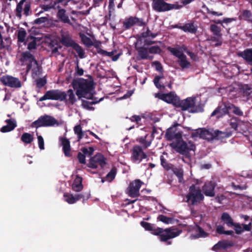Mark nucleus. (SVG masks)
I'll use <instances>...</instances> for the list:
<instances>
[{"label": "nucleus", "mask_w": 252, "mask_h": 252, "mask_svg": "<svg viewBox=\"0 0 252 252\" xmlns=\"http://www.w3.org/2000/svg\"><path fill=\"white\" fill-rule=\"evenodd\" d=\"M73 86L76 90V94L79 98H85L92 100L94 98V89L93 82L82 78L79 79L73 82Z\"/></svg>", "instance_id": "f257e3e1"}, {"label": "nucleus", "mask_w": 252, "mask_h": 252, "mask_svg": "<svg viewBox=\"0 0 252 252\" xmlns=\"http://www.w3.org/2000/svg\"><path fill=\"white\" fill-rule=\"evenodd\" d=\"M141 225L145 230L151 231L152 234L159 236L161 241H166L168 239L175 238L181 233V231L176 228L165 229L159 227L154 228L150 223L145 221H142Z\"/></svg>", "instance_id": "f03ea898"}, {"label": "nucleus", "mask_w": 252, "mask_h": 252, "mask_svg": "<svg viewBox=\"0 0 252 252\" xmlns=\"http://www.w3.org/2000/svg\"><path fill=\"white\" fill-rule=\"evenodd\" d=\"M201 182L197 180L196 183L192 185L189 188V192L184 197V201L189 205H196L199 203L204 199L201 193L199 185Z\"/></svg>", "instance_id": "7ed1b4c3"}, {"label": "nucleus", "mask_w": 252, "mask_h": 252, "mask_svg": "<svg viewBox=\"0 0 252 252\" xmlns=\"http://www.w3.org/2000/svg\"><path fill=\"white\" fill-rule=\"evenodd\" d=\"M195 97H188L185 99L179 100L177 107H181L183 110H189L191 113H197L203 111V107L200 104H197Z\"/></svg>", "instance_id": "20e7f679"}, {"label": "nucleus", "mask_w": 252, "mask_h": 252, "mask_svg": "<svg viewBox=\"0 0 252 252\" xmlns=\"http://www.w3.org/2000/svg\"><path fill=\"white\" fill-rule=\"evenodd\" d=\"M170 145L177 152L182 154L191 150H194L195 148V145L191 142L189 141L187 143L181 139L173 141Z\"/></svg>", "instance_id": "39448f33"}, {"label": "nucleus", "mask_w": 252, "mask_h": 252, "mask_svg": "<svg viewBox=\"0 0 252 252\" xmlns=\"http://www.w3.org/2000/svg\"><path fill=\"white\" fill-rule=\"evenodd\" d=\"M216 135L215 130L213 129L200 128L194 131L192 133L191 136L195 140H197L198 138H202L210 141L215 139Z\"/></svg>", "instance_id": "423d86ee"}, {"label": "nucleus", "mask_w": 252, "mask_h": 252, "mask_svg": "<svg viewBox=\"0 0 252 252\" xmlns=\"http://www.w3.org/2000/svg\"><path fill=\"white\" fill-rule=\"evenodd\" d=\"M59 125V123L57 120L48 115L40 117L37 120L34 121L32 124V126L35 127L58 126Z\"/></svg>", "instance_id": "0eeeda50"}, {"label": "nucleus", "mask_w": 252, "mask_h": 252, "mask_svg": "<svg viewBox=\"0 0 252 252\" xmlns=\"http://www.w3.org/2000/svg\"><path fill=\"white\" fill-rule=\"evenodd\" d=\"M182 6V5L167 3L164 0H153L152 2L153 9L158 12L168 11L172 9H179Z\"/></svg>", "instance_id": "6e6552de"}, {"label": "nucleus", "mask_w": 252, "mask_h": 252, "mask_svg": "<svg viewBox=\"0 0 252 252\" xmlns=\"http://www.w3.org/2000/svg\"><path fill=\"white\" fill-rule=\"evenodd\" d=\"M66 98L65 92L59 90H52L47 91L43 96L39 98V101H43L47 99L59 100L63 101Z\"/></svg>", "instance_id": "1a4fd4ad"}, {"label": "nucleus", "mask_w": 252, "mask_h": 252, "mask_svg": "<svg viewBox=\"0 0 252 252\" xmlns=\"http://www.w3.org/2000/svg\"><path fill=\"white\" fill-rule=\"evenodd\" d=\"M180 127L179 124H177L169 128L165 134L167 139L174 140V141H176L182 139V132L180 129Z\"/></svg>", "instance_id": "9d476101"}, {"label": "nucleus", "mask_w": 252, "mask_h": 252, "mask_svg": "<svg viewBox=\"0 0 252 252\" xmlns=\"http://www.w3.org/2000/svg\"><path fill=\"white\" fill-rule=\"evenodd\" d=\"M147 158L146 154L139 146H135L132 149L131 161L135 163H139L143 159Z\"/></svg>", "instance_id": "9b49d317"}, {"label": "nucleus", "mask_w": 252, "mask_h": 252, "mask_svg": "<svg viewBox=\"0 0 252 252\" xmlns=\"http://www.w3.org/2000/svg\"><path fill=\"white\" fill-rule=\"evenodd\" d=\"M0 80L3 84L11 88H20L22 86L21 82L18 78L11 76H4L1 77Z\"/></svg>", "instance_id": "f8f14e48"}, {"label": "nucleus", "mask_w": 252, "mask_h": 252, "mask_svg": "<svg viewBox=\"0 0 252 252\" xmlns=\"http://www.w3.org/2000/svg\"><path fill=\"white\" fill-rule=\"evenodd\" d=\"M106 164V158L103 155L98 154L90 158L88 166L92 168H96L99 166L103 167Z\"/></svg>", "instance_id": "ddd939ff"}, {"label": "nucleus", "mask_w": 252, "mask_h": 252, "mask_svg": "<svg viewBox=\"0 0 252 252\" xmlns=\"http://www.w3.org/2000/svg\"><path fill=\"white\" fill-rule=\"evenodd\" d=\"M156 97L168 103H172L176 106H177L179 98L173 93H170L164 94L162 93L157 94H155Z\"/></svg>", "instance_id": "4468645a"}, {"label": "nucleus", "mask_w": 252, "mask_h": 252, "mask_svg": "<svg viewBox=\"0 0 252 252\" xmlns=\"http://www.w3.org/2000/svg\"><path fill=\"white\" fill-rule=\"evenodd\" d=\"M31 8L29 1L26 0H21L17 5L16 12V15L21 18L22 13L26 15H28Z\"/></svg>", "instance_id": "2eb2a0df"}, {"label": "nucleus", "mask_w": 252, "mask_h": 252, "mask_svg": "<svg viewBox=\"0 0 252 252\" xmlns=\"http://www.w3.org/2000/svg\"><path fill=\"white\" fill-rule=\"evenodd\" d=\"M142 182L138 179L131 182L127 189V194L131 197H135L139 195V189Z\"/></svg>", "instance_id": "dca6fc26"}, {"label": "nucleus", "mask_w": 252, "mask_h": 252, "mask_svg": "<svg viewBox=\"0 0 252 252\" xmlns=\"http://www.w3.org/2000/svg\"><path fill=\"white\" fill-rule=\"evenodd\" d=\"M231 104H224L220 106L218 109L215 110L211 114V116L217 115V118L220 117L222 115L225 114L230 111Z\"/></svg>", "instance_id": "f3484780"}, {"label": "nucleus", "mask_w": 252, "mask_h": 252, "mask_svg": "<svg viewBox=\"0 0 252 252\" xmlns=\"http://www.w3.org/2000/svg\"><path fill=\"white\" fill-rule=\"evenodd\" d=\"M83 196L80 194L73 195L72 193L69 192H65L63 194V198L64 201L70 204L76 203Z\"/></svg>", "instance_id": "a211bd4d"}, {"label": "nucleus", "mask_w": 252, "mask_h": 252, "mask_svg": "<svg viewBox=\"0 0 252 252\" xmlns=\"http://www.w3.org/2000/svg\"><path fill=\"white\" fill-rule=\"evenodd\" d=\"M167 49L170 51L173 55L177 57L178 59L182 56H184L183 52H185L187 50V48L185 45L181 46H178L175 48L168 47Z\"/></svg>", "instance_id": "6ab92c4d"}, {"label": "nucleus", "mask_w": 252, "mask_h": 252, "mask_svg": "<svg viewBox=\"0 0 252 252\" xmlns=\"http://www.w3.org/2000/svg\"><path fill=\"white\" fill-rule=\"evenodd\" d=\"M215 184L213 182H209L206 183L203 188V190L206 196H214Z\"/></svg>", "instance_id": "aec40b11"}, {"label": "nucleus", "mask_w": 252, "mask_h": 252, "mask_svg": "<svg viewBox=\"0 0 252 252\" xmlns=\"http://www.w3.org/2000/svg\"><path fill=\"white\" fill-rule=\"evenodd\" d=\"M208 235V233L205 232L200 227L196 226L192 230L190 237L193 238H198L201 237H205Z\"/></svg>", "instance_id": "412c9836"}, {"label": "nucleus", "mask_w": 252, "mask_h": 252, "mask_svg": "<svg viewBox=\"0 0 252 252\" xmlns=\"http://www.w3.org/2000/svg\"><path fill=\"white\" fill-rule=\"evenodd\" d=\"M30 70H31L33 77L39 74L40 68L35 60L32 61L31 64L28 65L27 71H29Z\"/></svg>", "instance_id": "4be33fe9"}, {"label": "nucleus", "mask_w": 252, "mask_h": 252, "mask_svg": "<svg viewBox=\"0 0 252 252\" xmlns=\"http://www.w3.org/2000/svg\"><path fill=\"white\" fill-rule=\"evenodd\" d=\"M7 125L2 126L0 128V131L2 132H7L13 130L16 126V122L14 119H9L6 120Z\"/></svg>", "instance_id": "5701e85b"}, {"label": "nucleus", "mask_w": 252, "mask_h": 252, "mask_svg": "<svg viewBox=\"0 0 252 252\" xmlns=\"http://www.w3.org/2000/svg\"><path fill=\"white\" fill-rule=\"evenodd\" d=\"M21 61L24 64L28 65L31 64L32 61H35V59L29 52L26 51L22 53Z\"/></svg>", "instance_id": "b1692460"}, {"label": "nucleus", "mask_w": 252, "mask_h": 252, "mask_svg": "<svg viewBox=\"0 0 252 252\" xmlns=\"http://www.w3.org/2000/svg\"><path fill=\"white\" fill-rule=\"evenodd\" d=\"M239 56L242 57L247 62L252 63V49H247L243 52H240L238 53Z\"/></svg>", "instance_id": "393cba45"}, {"label": "nucleus", "mask_w": 252, "mask_h": 252, "mask_svg": "<svg viewBox=\"0 0 252 252\" xmlns=\"http://www.w3.org/2000/svg\"><path fill=\"white\" fill-rule=\"evenodd\" d=\"M82 180L80 177L77 176L75 178L72 186V189L75 191H80L83 189Z\"/></svg>", "instance_id": "a878e982"}, {"label": "nucleus", "mask_w": 252, "mask_h": 252, "mask_svg": "<svg viewBox=\"0 0 252 252\" xmlns=\"http://www.w3.org/2000/svg\"><path fill=\"white\" fill-rule=\"evenodd\" d=\"M62 145L63 146V150L64 153V155L67 156H70V143L69 141L66 138H62L60 139Z\"/></svg>", "instance_id": "bb28decb"}, {"label": "nucleus", "mask_w": 252, "mask_h": 252, "mask_svg": "<svg viewBox=\"0 0 252 252\" xmlns=\"http://www.w3.org/2000/svg\"><path fill=\"white\" fill-rule=\"evenodd\" d=\"M62 42L66 46L71 47H73V44L75 43L68 34L62 35Z\"/></svg>", "instance_id": "cd10ccee"}, {"label": "nucleus", "mask_w": 252, "mask_h": 252, "mask_svg": "<svg viewBox=\"0 0 252 252\" xmlns=\"http://www.w3.org/2000/svg\"><path fill=\"white\" fill-rule=\"evenodd\" d=\"M221 220L228 226L231 227L234 225L232 219L230 216L227 213H223L221 216Z\"/></svg>", "instance_id": "c85d7f7f"}, {"label": "nucleus", "mask_w": 252, "mask_h": 252, "mask_svg": "<svg viewBox=\"0 0 252 252\" xmlns=\"http://www.w3.org/2000/svg\"><path fill=\"white\" fill-rule=\"evenodd\" d=\"M65 94V98H66V100L68 102L71 104H73L76 101L75 95L72 90L70 89L68 90L67 93Z\"/></svg>", "instance_id": "c756f323"}, {"label": "nucleus", "mask_w": 252, "mask_h": 252, "mask_svg": "<svg viewBox=\"0 0 252 252\" xmlns=\"http://www.w3.org/2000/svg\"><path fill=\"white\" fill-rule=\"evenodd\" d=\"M178 63L183 68H188L190 65V63L187 61L185 55L178 59Z\"/></svg>", "instance_id": "7c9ffc66"}, {"label": "nucleus", "mask_w": 252, "mask_h": 252, "mask_svg": "<svg viewBox=\"0 0 252 252\" xmlns=\"http://www.w3.org/2000/svg\"><path fill=\"white\" fill-rule=\"evenodd\" d=\"M72 48L76 51L80 58L83 59L85 57V53L84 50L79 45L75 43L73 44Z\"/></svg>", "instance_id": "2f4dec72"}, {"label": "nucleus", "mask_w": 252, "mask_h": 252, "mask_svg": "<svg viewBox=\"0 0 252 252\" xmlns=\"http://www.w3.org/2000/svg\"><path fill=\"white\" fill-rule=\"evenodd\" d=\"M21 140L26 144H30L33 140V137L30 133H24L21 136Z\"/></svg>", "instance_id": "473e14b6"}, {"label": "nucleus", "mask_w": 252, "mask_h": 252, "mask_svg": "<svg viewBox=\"0 0 252 252\" xmlns=\"http://www.w3.org/2000/svg\"><path fill=\"white\" fill-rule=\"evenodd\" d=\"M138 51L139 55L142 59H151L150 56L148 55V51L146 49L144 48H139L137 49Z\"/></svg>", "instance_id": "72a5a7b5"}, {"label": "nucleus", "mask_w": 252, "mask_h": 252, "mask_svg": "<svg viewBox=\"0 0 252 252\" xmlns=\"http://www.w3.org/2000/svg\"><path fill=\"white\" fill-rule=\"evenodd\" d=\"M0 38V48L1 49H7L11 45V40L9 38H6L4 39Z\"/></svg>", "instance_id": "f704fd0d"}, {"label": "nucleus", "mask_w": 252, "mask_h": 252, "mask_svg": "<svg viewBox=\"0 0 252 252\" xmlns=\"http://www.w3.org/2000/svg\"><path fill=\"white\" fill-rule=\"evenodd\" d=\"M182 29L185 32H188L193 33L196 32V27L192 23H188L184 26L182 27Z\"/></svg>", "instance_id": "c9c22d12"}, {"label": "nucleus", "mask_w": 252, "mask_h": 252, "mask_svg": "<svg viewBox=\"0 0 252 252\" xmlns=\"http://www.w3.org/2000/svg\"><path fill=\"white\" fill-rule=\"evenodd\" d=\"M215 134L216 135L215 136V138L218 139H221L228 137L231 135L230 132H221L219 130H215Z\"/></svg>", "instance_id": "e433bc0d"}, {"label": "nucleus", "mask_w": 252, "mask_h": 252, "mask_svg": "<svg viewBox=\"0 0 252 252\" xmlns=\"http://www.w3.org/2000/svg\"><path fill=\"white\" fill-rule=\"evenodd\" d=\"M228 246L227 243L224 241L220 242L216 244L212 248L214 251H218L220 249H225Z\"/></svg>", "instance_id": "4c0bfd02"}, {"label": "nucleus", "mask_w": 252, "mask_h": 252, "mask_svg": "<svg viewBox=\"0 0 252 252\" xmlns=\"http://www.w3.org/2000/svg\"><path fill=\"white\" fill-rule=\"evenodd\" d=\"M228 246L227 243L224 241L220 242L216 244L212 248L214 251H218L220 249H225Z\"/></svg>", "instance_id": "58836bf2"}, {"label": "nucleus", "mask_w": 252, "mask_h": 252, "mask_svg": "<svg viewBox=\"0 0 252 252\" xmlns=\"http://www.w3.org/2000/svg\"><path fill=\"white\" fill-rule=\"evenodd\" d=\"M80 37L83 43L87 46L90 47L93 45L92 40L84 34H81Z\"/></svg>", "instance_id": "ea45409f"}, {"label": "nucleus", "mask_w": 252, "mask_h": 252, "mask_svg": "<svg viewBox=\"0 0 252 252\" xmlns=\"http://www.w3.org/2000/svg\"><path fill=\"white\" fill-rule=\"evenodd\" d=\"M58 16L59 18L63 22L67 23L69 22L68 17L65 14V10L63 9H60L58 11Z\"/></svg>", "instance_id": "a19ab883"}, {"label": "nucleus", "mask_w": 252, "mask_h": 252, "mask_svg": "<svg viewBox=\"0 0 252 252\" xmlns=\"http://www.w3.org/2000/svg\"><path fill=\"white\" fill-rule=\"evenodd\" d=\"M174 173L178 178L179 182H183V171L181 168H175L173 169Z\"/></svg>", "instance_id": "79ce46f5"}, {"label": "nucleus", "mask_w": 252, "mask_h": 252, "mask_svg": "<svg viewBox=\"0 0 252 252\" xmlns=\"http://www.w3.org/2000/svg\"><path fill=\"white\" fill-rule=\"evenodd\" d=\"M148 137V135H146L145 137H141L139 139V142H140L143 146L145 148H147L149 147L151 144V139H149L148 140H147L146 138Z\"/></svg>", "instance_id": "37998d69"}, {"label": "nucleus", "mask_w": 252, "mask_h": 252, "mask_svg": "<svg viewBox=\"0 0 252 252\" xmlns=\"http://www.w3.org/2000/svg\"><path fill=\"white\" fill-rule=\"evenodd\" d=\"M115 175L116 169L113 168L107 174L105 180L110 182L115 178Z\"/></svg>", "instance_id": "c03bdc74"}, {"label": "nucleus", "mask_w": 252, "mask_h": 252, "mask_svg": "<svg viewBox=\"0 0 252 252\" xmlns=\"http://www.w3.org/2000/svg\"><path fill=\"white\" fill-rule=\"evenodd\" d=\"M163 78V75L157 76L155 77V78L154 80V82L155 86L158 89H161V88H163L164 87V86L163 85H161L159 83V81Z\"/></svg>", "instance_id": "a18cd8bd"}, {"label": "nucleus", "mask_w": 252, "mask_h": 252, "mask_svg": "<svg viewBox=\"0 0 252 252\" xmlns=\"http://www.w3.org/2000/svg\"><path fill=\"white\" fill-rule=\"evenodd\" d=\"M211 32L216 36H220V30L219 27L215 25H212L210 27Z\"/></svg>", "instance_id": "49530a36"}, {"label": "nucleus", "mask_w": 252, "mask_h": 252, "mask_svg": "<svg viewBox=\"0 0 252 252\" xmlns=\"http://www.w3.org/2000/svg\"><path fill=\"white\" fill-rule=\"evenodd\" d=\"M137 21V19L131 18L124 23V25L126 28L128 29L133 26Z\"/></svg>", "instance_id": "de8ad7c7"}, {"label": "nucleus", "mask_w": 252, "mask_h": 252, "mask_svg": "<svg viewBox=\"0 0 252 252\" xmlns=\"http://www.w3.org/2000/svg\"><path fill=\"white\" fill-rule=\"evenodd\" d=\"M230 111H231L235 114L238 116H242L243 115V112L240 110L239 108L231 104L230 105Z\"/></svg>", "instance_id": "09e8293b"}, {"label": "nucleus", "mask_w": 252, "mask_h": 252, "mask_svg": "<svg viewBox=\"0 0 252 252\" xmlns=\"http://www.w3.org/2000/svg\"><path fill=\"white\" fill-rule=\"evenodd\" d=\"M217 231L219 233L224 234L226 235H231L233 233V231L232 230L224 231L223 227L221 225H218L217 226Z\"/></svg>", "instance_id": "8fccbe9b"}, {"label": "nucleus", "mask_w": 252, "mask_h": 252, "mask_svg": "<svg viewBox=\"0 0 252 252\" xmlns=\"http://www.w3.org/2000/svg\"><path fill=\"white\" fill-rule=\"evenodd\" d=\"M74 131L75 133L78 135V140H80L83 136L82 128L81 126L80 125L76 126L74 128Z\"/></svg>", "instance_id": "3c124183"}, {"label": "nucleus", "mask_w": 252, "mask_h": 252, "mask_svg": "<svg viewBox=\"0 0 252 252\" xmlns=\"http://www.w3.org/2000/svg\"><path fill=\"white\" fill-rule=\"evenodd\" d=\"M101 100H102V98H100L98 100H95V101L92 100V101H90L88 102L83 100L82 106L84 108H85L86 109H91V107H90L89 106V104H95V103H96L99 102Z\"/></svg>", "instance_id": "603ef678"}, {"label": "nucleus", "mask_w": 252, "mask_h": 252, "mask_svg": "<svg viewBox=\"0 0 252 252\" xmlns=\"http://www.w3.org/2000/svg\"><path fill=\"white\" fill-rule=\"evenodd\" d=\"M158 219L165 223L169 224L172 223V219L167 218L163 215H160L158 217Z\"/></svg>", "instance_id": "864d4df0"}, {"label": "nucleus", "mask_w": 252, "mask_h": 252, "mask_svg": "<svg viewBox=\"0 0 252 252\" xmlns=\"http://www.w3.org/2000/svg\"><path fill=\"white\" fill-rule=\"evenodd\" d=\"M37 136V141L39 148L41 150L44 149V141L43 138L41 135H38L37 133H36Z\"/></svg>", "instance_id": "5fc2aeb1"}, {"label": "nucleus", "mask_w": 252, "mask_h": 252, "mask_svg": "<svg viewBox=\"0 0 252 252\" xmlns=\"http://www.w3.org/2000/svg\"><path fill=\"white\" fill-rule=\"evenodd\" d=\"M242 124H243V122H238L236 120L234 119H232L231 120L230 126L232 128H233L235 130L237 129V128L238 126H240Z\"/></svg>", "instance_id": "6e6d98bb"}, {"label": "nucleus", "mask_w": 252, "mask_h": 252, "mask_svg": "<svg viewBox=\"0 0 252 252\" xmlns=\"http://www.w3.org/2000/svg\"><path fill=\"white\" fill-rule=\"evenodd\" d=\"M81 151L84 154L86 155L91 156L94 153V149L93 147H90L88 148H84L81 150Z\"/></svg>", "instance_id": "4d7b16f0"}, {"label": "nucleus", "mask_w": 252, "mask_h": 252, "mask_svg": "<svg viewBox=\"0 0 252 252\" xmlns=\"http://www.w3.org/2000/svg\"><path fill=\"white\" fill-rule=\"evenodd\" d=\"M47 83L46 79L45 77L41 78L37 80L36 85L39 88H41L44 86Z\"/></svg>", "instance_id": "13d9d810"}, {"label": "nucleus", "mask_w": 252, "mask_h": 252, "mask_svg": "<svg viewBox=\"0 0 252 252\" xmlns=\"http://www.w3.org/2000/svg\"><path fill=\"white\" fill-rule=\"evenodd\" d=\"M26 35V32L24 30H20L18 32V41L20 42H23L25 40Z\"/></svg>", "instance_id": "bf43d9fd"}, {"label": "nucleus", "mask_w": 252, "mask_h": 252, "mask_svg": "<svg viewBox=\"0 0 252 252\" xmlns=\"http://www.w3.org/2000/svg\"><path fill=\"white\" fill-rule=\"evenodd\" d=\"M160 52V48L158 46H154L149 48V52L152 54H158Z\"/></svg>", "instance_id": "052dcab7"}, {"label": "nucleus", "mask_w": 252, "mask_h": 252, "mask_svg": "<svg viewBox=\"0 0 252 252\" xmlns=\"http://www.w3.org/2000/svg\"><path fill=\"white\" fill-rule=\"evenodd\" d=\"M242 17L246 20L251 21L250 18L252 17V13L250 11L246 10L243 12Z\"/></svg>", "instance_id": "680f3d73"}, {"label": "nucleus", "mask_w": 252, "mask_h": 252, "mask_svg": "<svg viewBox=\"0 0 252 252\" xmlns=\"http://www.w3.org/2000/svg\"><path fill=\"white\" fill-rule=\"evenodd\" d=\"M32 41L29 43L28 48L30 50L34 49L36 48V41L34 38H31Z\"/></svg>", "instance_id": "e2e57ef3"}, {"label": "nucleus", "mask_w": 252, "mask_h": 252, "mask_svg": "<svg viewBox=\"0 0 252 252\" xmlns=\"http://www.w3.org/2000/svg\"><path fill=\"white\" fill-rule=\"evenodd\" d=\"M85 154H82L81 153H79L78 155V159L79 161L81 163H86V159Z\"/></svg>", "instance_id": "0e129e2a"}, {"label": "nucleus", "mask_w": 252, "mask_h": 252, "mask_svg": "<svg viewBox=\"0 0 252 252\" xmlns=\"http://www.w3.org/2000/svg\"><path fill=\"white\" fill-rule=\"evenodd\" d=\"M152 66L155 67L156 69L158 71H161L162 70V67L161 65L158 62H153L152 63Z\"/></svg>", "instance_id": "69168bd1"}, {"label": "nucleus", "mask_w": 252, "mask_h": 252, "mask_svg": "<svg viewBox=\"0 0 252 252\" xmlns=\"http://www.w3.org/2000/svg\"><path fill=\"white\" fill-rule=\"evenodd\" d=\"M233 226H234L235 230L236 233L240 234L243 231V228L238 224H234Z\"/></svg>", "instance_id": "338daca9"}, {"label": "nucleus", "mask_w": 252, "mask_h": 252, "mask_svg": "<svg viewBox=\"0 0 252 252\" xmlns=\"http://www.w3.org/2000/svg\"><path fill=\"white\" fill-rule=\"evenodd\" d=\"M41 8H42V10L36 13V15H39L43 11H46L49 10L51 8V7L47 5H43L42 6H41Z\"/></svg>", "instance_id": "774afa93"}]
</instances>
